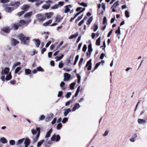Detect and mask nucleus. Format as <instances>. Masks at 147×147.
Returning a JSON list of instances; mask_svg holds the SVG:
<instances>
[{"label": "nucleus", "instance_id": "obj_23", "mask_svg": "<svg viewBox=\"0 0 147 147\" xmlns=\"http://www.w3.org/2000/svg\"><path fill=\"white\" fill-rule=\"evenodd\" d=\"M21 26V25L20 24H15L12 26V28H13L15 30H16L18 29L19 26Z\"/></svg>", "mask_w": 147, "mask_h": 147}, {"label": "nucleus", "instance_id": "obj_7", "mask_svg": "<svg viewBox=\"0 0 147 147\" xmlns=\"http://www.w3.org/2000/svg\"><path fill=\"white\" fill-rule=\"evenodd\" d=\"M92 60L91 59H90L89 61H88L86 64V67H87V66H88L87 68V70L88 71H89L92 68Z\"/></svg>", "mask_w": 147, "mask_h": 147}, {"label": "nucleus", "instance_id": "obj_60", "mask_svg": "<svg viewBox=\"0 0 147 147\" xmlns=\"http://www.w3.org/2000/svg\"><path fill=\"white\" fill-rule=\"evenodd\" d=\"M9 2V0H1V2L4 3H8Z\"/></svg>", "mask_w": 147, "mask_h": 147}, {"label": "nucleus", "instance_id": "obj_48", "mask_svg": "<svg viewBox=\"0 0 147 147\" xmlns=\"http://www.w3.org/2000/svg\"><path fill=\"white\" fill-rule=\"evenodd\" d=\"M58 8V5L55 4L54 6H52L51 7L52 9H57Z\"/></svg>", "mask_w": 147, "mask_h": 147}, {"label": "nucleus", "instance_id": "obj_45", "mask_svg": "<svg viewBox=\"0 0 147 147\" xmlns=\"http://www.w3.org/2000/svg\"><path fill=\"white\" fill-rule=\"evenodd\" d=\"M65 10L64 12L65 13L68 12L70 10V9L68 7V6H65Z\"/></svg>", "mask_w": 147, "mask_h": 147}, {"label": "nucleus", "instance_id": "obj_28", "mask_svg": "<svg viewBox=\"0 0 147 147\" xmlns=\"http://www.w3.org/2000/svg\"><path fill=\"white\" fill-rule=\"evenodd\" d=\"M0 141L3 144H5L7 142V139L4 137H2L1 138Z\"/></svg>", "mask_w": 147, "mask_h": 147}, {"label": "nucleus", "instance_id": "obj_49", "mask_svg": "<svg viewBox=\"0 0 147 147\" xmlns=\"http://www.w3.org/2000/svg\"><path fill=\"white\" fill-rule=\"evenodd\" d=\"M21 68L20 67H18L16 69L15 71V74L17 73L21 69Z\"/></svg>", "mask_w": 147, "mask_h": 147}, {"label": "nucleus", "instance_id": "obj_26", "mask_svg": "<svg viewBox=\"0 0 147 147\" xmlns=\"http://www.w3.org/2000/svg\"><path fill=\"white\" fill-rule=\"evenodd\" d=\"M6 77L5 80L7 81H8L11 79L12 78V76L11 75V73H9V74L7 75Z\"/></svg>", "mask_w": 147, "mask_h": 147}, {"label": "nucleus", "instance_id": "obj_25", "mask_svg": "<svg viewBox=\"0 0 147 147\" xmlns=\"http://www.w3.org/2000/svg\"><path fill=\"white\" fill-rule=\"evenodd\" d=\"M50 115L52 116V117H50L49 116H48L45 119V121H46L47 122L49 121L50 120H51L53 117V113L50 114Z\"/></svg>", "mask_w": 147, "mask_h": 147}, {"label": "nucleus", "instance_id": "obj_34", "mask_svg": "<svg viewBox=\"0 0 147 147\" xmlns=\"http://www.w3.org/2000/svg\"><path fill=\"white\" fill-rule=\"evenodd\" d=\"M63 57V55H62L60 56V57H55V59H57L56 60V61H57L61 59Z\"/></svg>", "mask_w": 147, "mask_h": 147}, {"label": "nucleus", "instance_id": "obj_53", "mask_svg": "<svg viewBox=\"0 0 147 147\" xmlns=\"http://www.w3.org/2000/svg\"><path fill=\"white\" fill-rule=\"evenodd\" d=\"M125 16L126 17L128 18L129 17V13L128 12V11H127L126 10L125 11Z\"/></svg>", "mask_w": 147, "mask_h": 147}, {"label": "nucleus", "instance_id": "obj_19", "mask_svg": "<svg viewBox=\"0 0 147 147\" xmlns=\"http://www.w3.org/2000/svg\"><path fill=\"white\" fill-rule=\"evenodd\" d=\"M53 131L52 129V128L51 129L49 130L45 136V138H49L51 135V134L52 132Z\"/></svg>", "mask_w": 147, "mask_h": 147}, {"label": "nucleus", "instance_id": "obj_18", "mask_svg": "<svg viewBox=\"0 0 147 147\" xmlns=\"http://www.w3.org/2000/svg\"><path fill=\"white\" fill-rule=\"evenodd\" d=\"M2 30L5 33H8L9 32L10 29L9 27H3L2 28Z\"/></svg>", "mask_w": 147, "mask_h": 147}, {"label": "nucleus", "instance_id": "obj_35", "mask_svg": "<svg viewBox=\"0 0 147 147\" xmlns=\"http://www.w3.org/2000/svg\"><path fill=\"white\" fill-rule=\"evenodd\" d=\"M94 29L93 31L94 32H96L98 29V26L97 24L96 23H94Z\"/></svg>", "mask_w": 147, "mask_h": 147}, {"label": "nucleus", "instance_id": "obj_14", "mask_svg": "<svg viewBox=\"0 0 147 147\" xmlns=\"http://www.w3.org/2000/svg\"><path fill=\"white\" fill-rule=\"evenodd\" d=\"M30 19H29V20H26V21L24 20H21L20 21L18 24H20L21 26L22 25L29 22H30Z\"/></svg>", "mask_w": 147, "mask_h": 147}, {"label": "nucleus", "instance_id": "obj_27", "mask_svg": "<svg viewBox=\"0 0 147 147\" xmlns=\"http://www.w3.org/2000/svg\"><path fill=\"white\" fill-rule=\"evenodd\" d=\"M78 32H76L74 34L71 35L69 38V39H71L76 38L78 36Z\"/></svg>", "mask_w": 147, "mask_h": 147}, {"label": "nucleus", "instance_id": "obj_36", "mask_svg": "<svg viewBox=\"0 0 147 147\" xmlns=\"http://www.w3.org/2000/svg\"><path fill=\"white\" fill-rule=\"evenodd\" d=\"M62 19H61L60 17L58 16H57L55 18V22H59Z\"/></svg>", "mask_w": 147, "mask_h": 147}, {"label": "nucleus", "instance_id": "obj_22", "mask_svg": "<svg viewBox=\"0 0 147 147\" xmlns=\"http://www.w3.org/2000/svg\"><path fill=\"white\" fill-rule=\"evenodd\" d=\"M35 3V5L37 7L41 5L43 2V1L41 0H37Z\"/></svg>", "mask_w": 147, "mask_h": 147}, {"label": "nucleus", "instance_id": "obj_1", "mask_svg": "<svg viewBox=\"0 0 147 147\" xmlns=\"http://www.w3.org/2000/svg\"><path fill=\"white\" fill-rule=\"evenodd\" d=\"M18 37L22 42L25 44H27L30 42L29 38L28 37H25L22 34H20L18 35Z\"/></svg>", "mask_w": 147, "mask_h": 147}, {"label": "nucleus", "instance_id": "obj_51", "mask_svg": "<svg viewBox=\"0 0 147 147\" xmlns=\"http://www.w3.org/2000/svg\"><path fill=\"white\" fill-rule=\"evenodd\" d=\"M87 49V45H84L83 46L82 48V51L84 52L86 51Z\"/></svg>", "mask_w": 147, "mask_h": 147}, {"label": "nucleus", "instance_id": "obj_50", "mask_svg": "<svg viewBox=\"0 0 147 147\" xmlns=\"http://www.w3.org/2000/svg\"><path fill=\"white\" fill-rule=\"evenodd\" d=\"M25 13V12L24 11H22L20 12H18V16L20 17L22 16V15H23Z\"/></svg>", "mask_w": 147, "mask_h": 147}, {"label": "nucleus", "instance_id": "obj_13", "mask_svg": "<svg viewBox=\"0 0 147 147\" xmlns=\"http://www.w3.org/2000/svg\"><path fill=\"white\" fill-rule=\"evenodd\" d=\"M11 44L12 45L15 46L19 43V42L17 40L13 38L11 40Z\"/></svg>", "mask_w": 147, "mask_h": 147}, {"label": "nucleus", "instance_id": "obj_40", "mask_svg": "<svg viewBox=\"0 0 147 147\" xmlns=\"http://www.w3.org/2000/svg\"><path fill=\"white\" fill-rule=\"evenodd\" d=\"M25 73L26 74H30L31 70L29 69H26L25 70Z\"/></svg>", "mask_w": 147, "mask_h": 147}, {"label": "nucleus", "instance_id": "obj_24", "mask_svg": "<svg viewBox=\"0 0 147 147\" xmlns=\"http://www.w3.org/2000/svg\"><path fill=\"white\" fill-rule=\"evenodd\" d=\"M35 45L37 47H39L40 44V40L38 39H35Z\"/></svg>", "mask_w": 147, "mask_h": 147}, {"label": "nucleus", "instance_id": "obj_29", "mask_svg": "<svg viewBox=\"0 0 147 147\" xmlns=\"http://www.w3.org/2000/svg\"><path fill=\"white\" fill-rule=\"evenodd\" d=\"M24 140V139H22L18 140L16 143V145L18 146L23 143Z\"/></svg>", "mask_w": 147, "mask_h": 147}, {"label": "nucleus", "instance_id": "obj_11", "mask_svg": "<svg viewBox=\"0 0 147 147\" xmlns=\"http://www.w3.org/2000/svg\"><path fill=\"white\" fill-rule=\"evenodd\" d=\"M80 107V104L78 103H76L72 109V111H74L76 110L77 109H78Z\"/></svg>", "mask_w": 147, "mask_h": 147}, {"label": "nucleus", "instance_id": "obj_64", "mask_svg": "<svg viewBox=\"0 0 147 147\" xmlns=\"http://www.w3.org/2000/svg\"><path fill=\"white\" fill-rule=\"evenodd\" d=\"M63 94V92L62 91H59L58 92L57 96L58 97H61L62 95Z\"/></svg>", "mask_w": 147, "mask_h": 147}, {"label": "nucleus", "instance_id": "obj_10", "mask_svg": "<svg viewBox=\"0 0 147 147\" xmlns=\"http://www.w3.org/2000/svg\"><path fill=\"white\" fill-rule=\"evenodd\" d=\"M64 78L63 80L64 81H65L66 80H69L71 77V75L70 74L66 73L64 74Z\"/></svg>", "mask_w": 147, "mask_h": 147}, {"label": "nucleus", "instance_id": "obj_15", "mask_svg": "<svg viewBox=\"0 0 147 147\" xmlns=\"http://www.w3.org/2000/svg\"><path fill=\"white\" fill-rule=\"evenodd\" d=\"M138 121L140 124H144L147 123L146 120L141 119H138Z\"/></svg>", "mask_w": 147, "mask_h": 147}, {"label": "nucleus", "instance_id": "obj_39", "mask_svg": "<svg viewBox=\"0 0 147 147\" xmlns=\"http://www.w3.org/2000/svg\"><path fill=\"white\" fill-rule=\"evenodd\" d=\"M78 3L80 4V5H82L85 7H86L88 6V5L87 3H85L84 2H82L81 3Z\"/></svg>", "mask_w": 147, "mask_h": 147}, {"label": "nucleus", "instance_id": "obj_3", "mask_svg": "<svg viewBox=\"0 0 147 147\" xmlns=\"http://www.w3.org/2000/svg\"><path fill=\"white\" fill-rule=\"evenodd\" d=\"M39 22H42L46 19V17L44 15L42 14L41 13L37 14L36 16Z\"/></svg>", "mask_w": 147, "mask_h": 147}, {"label": "nucleus", "instance_id": "obj_9", "mask_svg": "<svg viewBox=\"0 0 147 147\" xmlns=\"http://www.w3.org/2000/svg\"><path fill=\"white\" fill-rule=\"evenodd\" d=\"M30 7V6L28 5H24L22 7V9L25 12L27 11Z\"/></svg>", "mask_w": 147, "mask_h": 147}, {"label": "nucleus", "instance_id": "obj_46", "mask_svg": "<svg viewBox=\"0 0 147 147\" xmlns=\"http://www.w3.org/2000/svg\"><path fill=\"white\" fill-rule=\"evenodd\" d=\"M71 95V92H68L66 94L65 97L67 98H69Z\"/></svg>", "mask_w": 147, "mask_h": 147}, {"label": "nucleus", "instance_id": "obj_21", "mask_svg": "<svg viewBox=\"0 0 147 147\" xmlns=\"http://www.w3.org/2000/svg\"><path fill=\"white\" fill-rule=\"evenodd\" d=\"M30 141L29 139L26 138L24 141L25 147H28L30 144Z\"/></svg>", "mask_w": 147, "mask_h": 147}, {"label": "nucleus", "instance_id": "obj_42", "mask_svg": "<svg viewBox=\"0 0 147 147\" xmlns=\"http://www.w3.org/2000/svg\"><path fill=\"white\" fill-rule=\"evenodd\" d=\"M9 144L10 145L13 146L15 144V141L13 140H11L9 141Z\"/></svg>", "mask_w": 147, "mask_h": 147}, {"label": "nucleus", "instance_id": "obj_62", "mask_svg": "<svg viewBox=\"0 0 147 147\" xmlns=\"http://www.w3.org/2000/svg\"><path fill=\"white\" fill-rule=\"evenodd\" d=\"M45 116L43 115H42L40 117L39 119L40 120H42L45 119Z\"/></svg>", "mask_w": 147, "mask_h": 147}, {"label": "nucleus", "instance_id": "obj_56", "mask_svg": "<svg viewBox=\"0 0 147 147\" xmlns=\"http://www.w3.org/2000/svg\"><path fill=\"white\" fill-rule=\"evenodd\" d=\"M109 131L108 130H107L105 132V133L103 134V136H107L109 132Z\"/></svg>", "mask_w": 147, "mask_h": 147}, {"label": "nucleus", "instance_id": "obj_32", "mask_svg": "<svg viewBox=\"0 0 147 147\" xmlns=\"http://www.w3.org/2000/svg\"><path fill=\"white\" fill-rule=\"evenodd\" d=\"M93 20V18L92 17H90L88 20L86 24L87 25H89L90 24L91 22Z\"/></svg>", "mask_w": 147, "mask_h": 147}, {"label": "nucleus", "instance_id": "obj_58", "mask_svg": "<svg viewBox=\"0 0 147 147\" xmlns=\"http://www.w3.org/2000/svg\"><path fill=\"white\" fill-rule=\"evenodd\" d=\"M38 139V138H37V137L36 136V138H33V143H35L37 141Z\"/></svg>", "mask_w": 147, "mask_h": 147}, {"label": "nucleus", "instance_id": "obj_55", "mask_svg": "<svg viewBox=\"0 0 147 147\" xmlns=\"http://www.w3.org/2000/svg\"><path fill=\"white\" fill-rule=\"evenodd\" d=\"M78 83H79L81 80V76L77 74Z\"/></svg>", "mask_w": 147, "mask_h": 147}, {"label": "nucleus", "instance_id": "obj_4", "mask_svg": "<svg viewBox=\"0 0 147 147\" xmlns=\"http://www.w3.org/2000/svg\"><path fill=\"white\" fill-rule=\"evenodd\" d=\"M60 139V137L59 135H57L56 136L55 134H54L52 136L51 138V141H56V142H58Z\"/></svg>", "mask_w": 147, "mask_h": 147}, {"label": "nucleus", "instance_id": "obj_61", "mask_svg": "<svg viewBox=\"0 0 147 147\" xmlns=\"http://www.w3.org/2000/svg\"><path fill=\"white\" fill-rule=\"evenodd\" d=\"M64 2L62 1L59 2L58 3L57 5H58V6H59L60 7L62 6L63 5Z\"/></svg>", "mask_w": 147, "mask_h": 147}, {"label": "nucleus", "instance_id": "obj_43", "mask_svg": "<svg viewBox=\"0 0 147 147\" xmlns=\"http://www.w3.org/2000/svg\"><path fill=\"white\" fill-rule=\"evenodd\" d=\"M101 63V62H100L96 64V65L95 66V67L94 68V69H93V70L92 71H94L96 69L98 68V67L99 66V65Z\"/></svg>", "mask_w": 147, "mask_h": 147}, {"label": "nucleus", "instance_id": "obj_63", "mask_svg": "<svg viewBox=\"0 0 147 147\" xmlns=\"http://www.w3.org/2000/svg\"><path fill=\"white\" fill-rule=\"evenodd\" d=\"M57 117H55L53 119V120L51 122L52 124L53 125L56 122V121L57 120Z\"/></svg>", "mask_w": 147, "mask_h": 147}, {"label": "nucleus", "instance_id": "obj_41", "mask_svg": "<svg viewBox=\"0 0 147 147\" xmlns=\"http://www.w3.org/2000/svg\"><path fill=\"white\" fill-rule=\"evenodd\" d=\"M62 125L61 123H59L57 126V130H60L62 127Z\"/></svg>", "mask_w": 147, "mask_h": 147}, {"label": "nucleus", "instance_id": "obj_8", "mask_svg": "<svg viewBox=\"0 0 147 147\" xmlns=\"http://www.w3.org/2000/svg\"><path fill=\"white\" fill-rule=\"evenodd\" d=\"M20 5V2L19 1H16L11 3H10L9 6H14L16 7H18Z\"/></svg>", "mask_w": 147, "mask_h": 147}, {"label": "nucleus", "instance_id": "obj_38", "mask_svg": "<svg viewBox=\"0 0 147 147\" xmlns=\"http://www.w3.org/2000/svg\"><path fill=\"white\" fill-rule=\"evenodd\" d=\"M76 84V83L74 82L70 84V88L71 89L73 90L74 88V87Z\"/></svg>", "mask_w": 147, "mask_h": 147}, {"label": "nucleus", "instance_id": "obj_44", "mask_svg": "<svg viewBox=\"0 0 147 147\" xmlns=\"http://www.w3.org/2000/svg\"><path fill=\"white\" fill-rule=\"evenodd\" d=\"M37 70L38 71L43 72L44 71V69H43L40 66H39L37 67Z\"/></svg>", "mask_w": 147, "mask_h": 147}, {"label": "nucleus", "instance_id": "obj_30", "mask_svg": "<svg viewBox=\"0 0 147 147\" xmlns=\"http://www.w3.org/2000/svg\"><path fill=\"white\" fill-rule=\"evenodd\" d=\"M52 22V20H49V21L43 24V25L45 26H47L49 24H51Z\"/></svg>", "mask_w": 147, "mask_h": 147}, {"label": "nucleus", "instance_id": "obj_20", "mask_svg": "<svg viewBox=\"0 0 147 147\" xmlns=\"http://www.w3.org/2000/svg\"><path fill=\"white\" fill-rule=\"evenodd\" d=\"M52 14L53 13L51 12L49 13H45V15L44 16L45 17H47V19H49L51 17Z\"/></svg>", "mask_w": 147, "mask_h": 147}, {"label": "nucleus", "instance_id": "obj_54", "mask_svg": "<svg viewBox=\"0 0 147 147\" xmlns=\"http://www.w3.org/2000/svg\"><path fill=\"white\" fill-rule=\"evenodd\" d=\"M84 60V58H81L80 59V61L79 63V65L80 66L81 65L83 61Z\"/></svg>", "mask_w": 147, "mask_h": 147}, {"label": "nucleus", "instance_id": "obj_17", "mask_svg": "<svg viewBox=\"0 0 147 147\" xmlns=\"http://www.w3.org/2000/svg\"><path fill=\"white\" fill-rule=\"evenodd\" d=\"M71 111V110L70 108L65 109V111L64 113V115L65 116H66Z\"/></svg>", "mask_w": 147, "mask_h": 147}, {"label": "nucleus", "instance_id": "obj_47", "mask_svg": "<svg viewBox=\"0 0 147 147\" xmlns=\"http://www.w3.org/2000/svg\"><path fill=\"white\" fill-rule=\"evenodd\" d=\"M115 33L116 34H117L118 35L121 34L120 27L119 26L118 27V30L116 31Z\"/></svg>", "mask_w": 147, "mask_h": 147}, {"label": "nucleus", "instance_id": "obj_52", "mask_svg": "<svg viewBox=\"0 0 147 147\" xmlns=\"http://www.w3.org/2000/svg\"><path fill=\"white\" fill-rule=\"evenodd\" d=\"M58 66L59 68H62L63 67V63L62 61H61L59 62Z\"/></svg>", "mask_w": 147, "mask_h": 147}, {"label": "nucleus", "instance_id": "obj_57", "mask_svg": "<svg viewBox=\"0 0 147 147\" xmlns=\"http://www.w3.org/2000/svg\"><path fill=\"white\" fill-rule=\"evenodd\" d=\"M102 23L103 24H105L107 23V18L105 16L103 18Z\"/></svg>", "mask_w": 147, "mask_h": 147}, {"label": "nucleus", "instance_id": "obj_31", "mask_svg": "<svg viewBox=\"0 0 147 147\" xmlns=\"http://www.w3.org/2000/svg\"><path fill=\"white\" fill-rule=\"evenodd\" d=\"M44 142V140H41L38 142L37 144V147H40L42 143Z\"/></svg>", "mask_w": 147, "mask_h": 147}, {"label": "nucleus", "instance_id": "obj_6", "mask_svg": "<svg viewBox=\"0 0 147 147\" xmlns=\"http://www.w3.org/2000/svg\"><path fill=\"white\" fill-rule=\"evenodd\" d=\"M9 68L6 67L4 68V69L2 70L1 72V74L2 75H7L9 74Z\"/></svg>", "mask_w": 147, "mask_h": 147}, {"label": "nucleus", "instance_id": "obj_5", "mask_svg": "<svg viewBox=\"0 0 147 147\" xmlns=\"http://www.w3.org/2000/svg\"><path fill=\"white\" fill-rule=\"evenodd\" d=\"M3 7L5 9V11L9 13H10L13 11L14 9L13 7H11L9 6L8 5H3Z\"/></svg>", "mask_w": 147, "mask_h": 147}, {"label": "nucleus", "instance_id": "obj_59", "mask_svg": "<svg viewBox=\"0 0 147 147\" xmlns=\"http://www.w3.org/2000/svg\"><path fill=\"white\" fill-rule=\"evenodd\" d=\"M68 120V119L67 118H64L62 121V122L63 123H65Z\"/></svg>", "mask_w": 147, "mask_h": 147}, {"label": "nucleus", "instance_id": "obj_12", "mask_svg": "<svg viewBox=\"0 0 147 147\" xmlns=\"http://www.w3.org/2000/svg\"><path fill=\"white\" fill-rule=\"evenodd\" d=\"M32 11L28 13H26L24 15V17L25 18H28V20H29V19H30V17H31L32 14Z\"/></svg>", "mask_w": 147, "mask_h": 147}, {"label": "nucleus", "instance_id": "obj_37", "mask_svg": "<svg viewBox=\"0 0 147 147\" xmlns=\"http://www.w3.org/2000/svg\"><path fill=\"white\" fill-rule=\"evenodd\" d=\"M100 37L99 38L96 40V44L97 45H99L100 44Z\"/></svg>", "mask_w": 147, "mask_h": 147}, {"label": "nucleus", "instance_id": "obj_2", "mask_svg": "<svg viewBox=\"0 0 147 147\" xmlns=\"http://www.w3.org/2000/svg\"><path fill=\"white\" fill-rule=\"evenodd\" d=\"M46 4L43 5L42 8L43 9H49L51 6V3H52L53 1L52 0H49L46 1Z\"/></svg>", "mask_w": 147, "mask_h": 147}, {"label": "nucleus", "instance_id": "obj_33", "mask_svg": "<svg viewBox=\"0 0 147 147\" xmlns=\"http://www.w3.org/2000/svg\"><path fill=\"white\" fill-rule=\"evenodd\" d=\"M119 5V2L117 1L112 6L111 8H115L117 6Z\"/></svg>", "mask_w": 147, "mask_h": 147}, {"label": "nucleus", "instance_id": "obj_16", "mask_svg": "<svg viewBox=\"0 0 147 147\" xmlns=\"http://www.w3.org/2000/svg\"><path fill=\"white\" fill-rule=\"evenodd\" d=\"M92 51V45L91 44H90L88 46V52L89 53V56L91 55V53Z\"/></svg>", "mask_w": 147, "mask_h": 147}]
</instances>
